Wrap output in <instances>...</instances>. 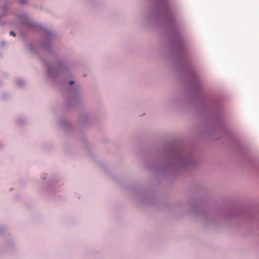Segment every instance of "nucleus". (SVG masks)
<instances>
[{"mask_svg": "<svg viewBox=\"0 0 259 259\" xmlns=\"http://www.w3.org/2000/svg\"><path fill=\"white\" fill-rule=\"evenodd\" d=\"M73 82H73V81H70V84H73Z\"/></svg>", "mask_w": 259, "mask_h": 259, "instance_id": "f03ea898", "label": "nucleus"}, {"mask_svg": "<svg viewBox=\"0 0 259 259\" xmlns=\"http://www.w3.org/2000/svg\"><path fill=\"white\" fill-rule=\"evenodd\" d=\"M10 35H12V36H15L16 34H15V33L14 32L11 31L10 32Z\"/></svg>", "mask_w": 259, "mask_h": 259, "instance_id": "f257e3e1", "label": "nucleus"}]
</instances>
